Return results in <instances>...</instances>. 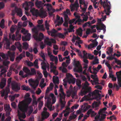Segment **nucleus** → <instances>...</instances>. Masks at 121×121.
Instances as JSON below:
<instances>
[{
	"instance_id": "f257e3e1",
	"label": "nucleus",
	"mask_w": 121,
	"mask_h": 121,
	"mask_svg": "<svg viewBox=\"0 0 121 121\" xmlns=\"http://www.w3.org/2000/svg\"><path fill=\"white\" fill-rule=\"evenodd\" d=\"M22 102H20L18 105L19 110H18V116L20 121H25L21 118H25L26 117L25 112L27 111V106H24Z\"/></svg>"
},
{
	"instance_id": "f03ea898",
	"label": "nucleus",
	"mask_w": 121,
	"mask_h": 121,
	"mask_svg": "<svg viewBox=\"0 0 121 121\" xmlns=\"http://www.w3.org/2000/svg\"><path fill=\"white\" fill-rule=\"evenodd\" d=\"M101 91L98 90H95L92 92V95L95 96L94 99H96L97 101H95L92 103V106L93 108L98 107L100 104V100L101 99V95L99 93Z\"/></svg>"
},
{
	"instance_id": "7ed1b4c3",
	"label": "nucleus",
	"mask_w": 121,
	"mask_h": 121,
	"mask_svg": "<svg viewBox=\"0 0 121 121\" xmlns=\"http://www.w3.org/2000/svg\"><path fill=\"white\" fill-rule=\"evenodd\" d=\"M100 4L104 9V12L102 13L103 14L104 13L107 15H109V13L111 12L110 10L111 9V4L109 1L108 0H100Z\"/></svg>"
},
{
	"instance_id": "20e7f679",
	"label": "nucleus",
	"mask_w": 121,
	"mask_h": 121,
	"mask_svg": "<svg viewBox=\"0 0 121 121\" xmlns=\"http://www.w3.org/2000/svg\"><path fill=\"white\" fill-rule=\"evenodd\" d=\"M35 4L36 6L38 9H40V12L39 13V15L40 17H45L46 16V12L43 10V7L45 6V5H44L43 3L41 1H36L35 2Z\"/></svg>"
},
{
	"instance_id": "39448f33",
	"label": "nucleus",
	"mask_w": 121,
	"mask_h": 121,
	"mask_svg": "<svg viewBox=\"0 0 121 121\" xmlns=\"http://www.w3.org/2000/svg\"><path fill=\"white\" fill-rule=\"evenodd\" d=\"M89 85V84L87 81H85L84 85L83 86L79 94L80 95L82 96L91 91V88L90 87H88Z\"/></svg>"
},
{
	"instance_id": "423d86ee",
	"label": "nucleus",
	"mask_w": 121,
	"mask_h": 121,
	"mask_svg": "<svg viewBox=\"0 0 121 121\" xmlns=\"http://www.w3.org/2000/svg\"><path fill=\"white\" fill-rule=\"evenodd\" d=\"M32 31L33 32V36L34 39L36 40L41 41L44 38L43 34L41 33H40L38 35V31L35 28L32 29Z\"/></svg>"
},
{
	"instance_id": "0eeeda50",
	"label": "nucleus",
	"mask_w": 121,
	"mask_h": 121,
	"mask_svg": "<svg viewBox=\"0 0 121 121\" xmlns=\"http://www.w3.org/2000/svg\"><path fill=\"white\" fill-rule=\"evenodd\" d=\"M59 95L60 97L59 101L61 104V109H62L65 107L66 103L65 101L66 95L64 93H63V94L60 93Z\"/></svg>"
},
{
	"instance_id": "6e6552de",
	"label": "nucleus",
	"mask_w": 121,
	"mask_h": 121,
	"mask_svg": "<svg viewBox=\"0 0 121 121\" xmlns=\"http://www.w3.org/2000/svg\"><path fill=\"white\" fill-rule=\"evenodd\" d=\"M73 65L75 67L74 69L75 72H81L82 71V69L81 66H79L80 62L79 61H76L75 59L73 61Z\"/></svg>"
},
{
	"instance_id": "1a4fd4ad",
	"label": "nucleus",
	"mask_w": 121,
	"mask_h": 121,
	"mask_svg": "<svg viewBox=\"0 0 121 121\" xmlns=\"http://www.w3.org/2000/svg\"><path fill=\"white\" fill-rule=\"evenodd\" d=\"M29 82H31L32 83L30 84L31 86L34 89H35L39 84V80L38 78L36 79L35 81H34L32 79L29 80Z\"/></svg>"
},
{
	"instance_id": "9d476101",
	"label": "nucleus",
	"mask_w": 121,
	"mask_h": 121,
	"mask_svg": "<svg viewBox=\"0 0 121 121\" xmlns=\"http://www.w3.org/2000/svg\"><path fill=\"white\" fill-rule=\"evenodd\" d=\"M43 111L41 113L42 119L44 120L45 119L48 118L49 115V112H47V109L46 107H44L43 109Z\"/></svg>"
},
{
	"instance_id": "9b49d317",
	"label": "nucleus",
	"mask_w": 121,
	"mask_h": 121,
	"mask_svg": "<svg viewBox=\"0 0 121 121\" xmlns=\"http://www.w3.org/2000/svg\"><path fill=\"white\" fill-rule=\"evenodd\" d=\"M79 7V4L78 2V0H76L75 1L73 4L71 6V11H73L75 10L77 11Z\"/></svg>"
},
{
	"instance_id": "f8f14e48",
	"label": "nucleus",
	"mask_w": 121,
	"mask_h": 121,
	"mask_svg": "<svg viewBox=\"0 0 121 121\" xmlns=\"http://www.w3.org/2000/svg\"><path fill=\"white\" fill-rule=\"evenodd\" d=\"M3 40L5 42L6 49H10V43L9 40L7 38V37L6 36L4 37Z\"/></svg>"
},
{
	"instance_id": "ddd939ff",
	"label": "nucleus",
	"mask_w": 121,
	"mask_h": 121,
	"mask_svg": "<svg viewBox=\"0 0 121 121\" xmlns=\"http://www.w3.org/2000/svg\"><path fill=\"white\" fill-rule=\"evenodd\" d=\"M12 89L14 91H17L20 89V86L17 83L12 84Z\"/></svg>"
},
{
	"instance_id": "4468645a",
	"label": "nucleus",
	"mask_w": 121,
	"mask_h": 121,
	"mask_svg": "<svg viewBox=\"0 0 121 121\" xmlns=\"http://www.w3.org/2000/svg\"><path fill=\"white\" fill-rule=\"evenodd\" d=\"M8 56L10 58V60L12 61L14 60L15 57V53L14 52H12L9 51L8 52Z\"/></svg>"
},
{
	"instance_id": "2eb2a0df",
	"label": "nucleus",
	"mask_w": 121,
	"mask_h": 121,
	"mask_svg": "<svg viewBox=\"0 0 121 121\" xmlns=\"http://www.w3.org/2000/svg\"><path fill=\"white\" fill-rule=\"evenodd\" d=\"M63 14L64 19L65 20L68 19L69 17L67 14L69 15H70L71 14L70 10L67 9L66 11L64 12Z\"/></svg>"
},
{
	"instance_id": "dca6fc26",
	"label": "nucleus",
	"mask_w": 121,
	"mask_h": 121,
	"mask_svg": "<svg viewBox=\"0 0 121 121\" xmlns=\"http://www.w3.org/2000/svg\"><path fill=\"white\" fill-rule=\"evenodd\" d=\"M25 100L27 104H25L24 103L23 101H22L19 102V103L18 105L21 102H22L23 103V104L24 105V106H27V110L28 109V105L30 104V103L32 101V99L31 98H26V99H25Z\"/></svg>"
},
{
	"instance_id": "f3484780",
	"label": "nucleus",
	"mask_w": 121,
	"mask_h": 121,
	"mask_svg": "<svg viewBox=\"0 0 121 121\" xmlns=\"http://www.w3.org/2000/svg\"><path fill=\"white\" fill-rule=\"evenodd\" d=\"M25 52L23 51L19 56L17 57L16 58V60L17 62H19L20 60L22 59L23 57H25Z\"/></svg>"
},
{
	"instance_id": "a211bd4d",
	"label": "nucleus",
	"mask_w": 121,
	"mask_h": 121,
	"mask_svg": "<svg viewBox=\"0 0 121 121\" xmlns=\"http://www.w3.org/2000/svg\"><path fill=\"white\" fill-rule=\"evenodd\" d=\"M96 28L98 30H103L104 33H105V32L106 31V27L104 24H102V26L101 27H100L99 25H97Z\"/></svg>"
},
{
	"instance_id": "6ab92c4d",
	"label": "nucleus",
	"mask_w": 121,
	"mask_h": 121,
	"mask_svg": "<svg viewBox=\"0 0 121 121\" xmlns=\"http://www.w3.org/2000/svg\"><path fill=\"white\" fill-rule=\"evenodd\" d=\"M30 12L33 16L37 17L39 14V12L37 10H36L35 8H33L30 10Z\"/></svg>"
},
{
	"instance_id": "aec40b11",
	"label": "nucleus",
	"mask_w": 121,
	"mask_h": 121,
	"mask_svg": "<svg viewBox=\"0 0 121 121\" xmlns=\"http://www.w3.org/2000/svg\"><path fill=\"white\" fill-rule=\"evenodd\" d=\"M41 65H42V69L43 70V71L46 70V68H49V64L48 63L47 64L45 62L43 61L41 63Z\"/></svg>"
},
{
	"instance_id": "412c9836",
	"label": "nucleus",
	"mask_w": 121,
	"mask_h": 121,
	"mask_svg": "<svg viewBox=\"0 0 121 121\" xmlns=\"http://www.w3.org/2000/svg\"><path fill=\"white\" fill-rule=\"evenodd\" d=\"M50 59L51 60L52 62L55 61V63L56 65L57 63L58 60V57L57 56H55L52 55H51L50 56Z\"/></svg>"
},
{
	"instance_id": "4be33fe9",
	"label": "nucleus",
	"mask_w": 121,
	"mask_h": 121,
	"mask_svg": "<svg viewBox=\"0 0 121 121\" xmlns=\"http://www.w3.org/2000/svg\"><path fill=\"white\" fill-rule=\"evenodd\" d=\"M87 114L88 115H89L91 114V116L92 117H94L96 114V113L94 111H93L91 109H90L87 112Z\"/></svg>"
},
{
	"instance_id": "5701e85b",
	"label": "nucleus",
	"mask_w": 121,
	"mask_h": 121,
	"mask_svg": "<svg viewBox=\"0 0 121 121\" xmlns=\"http://www.w3.org/2000/svg\"><path fill=\"white\" fill-rule=\"evenodd\" d=\"M20 29H18L16 32V40H18L21 39V35L19 34Z\"/></svg>"
},
{
	"instance_id": "b1692460",
	"label": "nucleus",
	"mask_w": 121,
	"mask_h": 121,
	"mask_svg": "<svg viewBox=\"0 0 121 121\" xmlns=\"http://www.w3.org/2000/svg\"><path fill=\"white\" fill-rule=\"evenodd\" d=\"M30 34L28 33L25 37L22 36V40L23 41H29L30 39Z\"/></svg>"
},
{
	"instance_id": "393cba45",
	"label": "nucleus",
	"mask_w": 121,
	"mask_h": 121,
	"mask_svg": "<svg viewBox=\"0 0 121 121\" xmlns=\"http://www.w3.org/2000/svg\"><path fill=\"white\" fill-rule=\"evenodd\" d=\"M6 80L5 78H3L1 81L0 84V87L1 88H3L5 86Z\"/></svg>"
},
{
	"instance_id": "a878e982",
	"label": "nucleus",
	"mask_w": 121,
	"mask_h": 121,
	"mask_svg": "<svg viewBox=\"0 0 121 121\" xmlns=\"http://www.w3.org/2000/svg\"><path fill=\"white\" fill-rule=\"evenodd\" d=\"M45 25L46 29L48 30L47 32L48 34L49 35H51V31L48 30L49 29V27L50 26V25L48 23V21L47 20L45 21Z\"/></svg>"
},
{
	"instance_id": "bb28decb",
	"label": "nucleus",
	"mask_w": 121,
	"mask_h": 121,
	"mask_svg": "<svg viewBox=\"0 0 121 121\" xmlns=\"http://www.w3.org/2000/svg\"><path fill=\"white\" fill-rule=\"evenodd\" d=\"M52 103L51 102L49 101H47V107L49 109V110L50 111H51L53 110L54 108L53 109L52 108Z\"/></svg>"
},
{
	"instance_id": "cd10ccee",
	"label": "nucleus",
	"mask_w": 121,
	"mask_h": 121,
	"mask_svg": "<svg viewBox=\"0 0 121 121\" xmlns=\"http://www.w3.org/2000/svg\"><path fill=\"white\" fill-rule=\"evenodd\" d=\"M15 44L16 47L18 49L19 51L21 52L22 51V49L21 45L20 43L18 42H17L15 43Z\"/></svg>"
},
{
	"instance_id": "c85d7f7f",
	"label": "nucleus",
	"mask_w": 121,
	"mask_h": 121,
	"mask_svg": "<svg viewBox=\"0 0 121 121\" xmlns=\"http://www.w3.org/2000/svg\"><path fill=\"white\" fill-rule=\"evenodd\" d=\"M6 70L5 69H2L0 71L1 73L0 74V77H2V75H4V77H5L6 76Z\"/></svg>"
},
{
	"instance_id": "c756f323",
	"label": "nucleus",
	"mask_w": 121,
	"mask_h": 121,
	"mask_svg": "<svg viewBox=\"0 0 121 121\" xmlns=\"http://www.w3.org/2000/svg\"><path fill=\"white\" fill-rule=\"evenodd\" d=\"M28 108L29 109V110L28 111L27 113V116L28 117L30 116L33 111V108L31 106H30L28 107Z\"/></svg>"
},
{
	"instance_id": "7c9ffc66",
	"label": "nucleus",
	"mask_w": 121,
	"mask_h": 121,
	"mask_svg": "<svg viewBox=\"0 0 121 121\" xmlns=\"http://www.w3.org/2000/svg\"><path fill=\"white\" fill-rule=\"evenodd\" d=\"M49 96L51 97L52 99V104H54L56 101V98L54 94L52 93H51L49 95Z\"/></svg>"
},
{
	"instance_id": "2f4dec72",
	"label": "nucleus",
	"mask_w": 121,
	"mask_h": 121,
	"mask_svg": "<svg viewBox=\"0 0 121 121\" xmlns=\"http://www.w3.org/2000/svg\"><path fill=\"white\" fill-rule=\"evenodd\" d=\"M100 114L101 115L99 120V121H103L106 118V115L102 113H101Z\"/></svg>"
},
{
	"instance_id": "473e14b6",
	"label": "nucleus",
	"mask_w": 121,
	"mask_h": 121,
	"mask_svg": "<svg viewBox=\"0 0 121 121\" xmlns=\"http://www.w3.org/2000/svg\"><path fill=\"white\" fill-rule=\"evenodd\" d=\"M117 83L119 86L121 87V76L117 75Z\"/></svg>"
},
{
	"instance_id": "72a5a7b5",
	"label": "nucleus",
	"mask_w": 121,
	"mask_h": 121,
	"mask_svg": "<svg viewBox=\"0 0 121 121\" xmlns=\"http://www.w3.org/2000/svg\"><path fill=\"white\" fill-rule=\"evenodd\" d=\"M23 71L26 73L30 75V70L26 67H24L23 69Z\"/></svg>"
},
{
	"instance_id": "f704fd0d",
	"label": "nucleus",
	"mask_w": 121,
	"mask_h": 121,
	"mask_svg": "<svg viewBox=\"0 0 121 121\" xmlns=\"http://www.w3.org/2000/svg\"><path fill=\"white\" fill-rule=\"evenodd\" d=\"M16 12L17 15L20 17H21L22 16V12L21 9H17Z\"/></svg>"
},
{
	"instance_id": "c9c22d12",
	"label": "nucleus",
	"mask_w": 121,
	"mask_h": 121,
	"mask_svg": "<svg viewBox=\"0 0 121 121\" xmlns=\"http://www.w3.org/2000/svg\"><path fill=\"white\" fill-rule=\"evenodd\" d=\"M98 37L96 39H95L94 40H92V41L93 43L92 44L93 45V46L92 47H96L97 45L98 44V42L96 41V39L98 38Z\"/></svg>"
},
{
	"instance_id": "e433bc0d",
	"label": "nucleus",
	"mask_w": 121,
	"mask_h": 121,
	"mask_svg": "<svg viewBox=\"0 0 121 121\" xmlns=\"http://www.w3.org/2000/svg\"><path fill=\"white\" fill-rule=\"evenodd\" d=\"M0 56H1L3 59H6L8 58V54H5L2 53H0Z\"/></svg>"
},
{
	"instance_id": "4c0bfd02",
	"label": "nucleus",
	"mask_w": 121,
	"mask_h": 121,
	"mask_svg": "<svg viewBox=\"0 0 121 121\" xmlns=\"http://www.w3.org/2000/svg\"><path fill=\"white\" fill-rule=\"evenodd\" d=\"M82 30L81 28H80L78 30H77L76 32L80 36H81L82 35Z\"/></svg>"
},
{
	"instance_id": "58836bf2",
	"label": "nucleus",
	"mask_w": 121,
	"mask_h": 121,
	"mask_svg": "<svg viewBox=\"0 0 121 121\" xmlns=\"http://www.w3.org/2000/svg\"><path fill=\"white\" fill-rule=\"evenodd\" d=\"M37 27L41 31H45V29L44 28L43 25H38L37 26Z\"/></svg>"
},
{
	"instance_id": "ea45409f",
	"label": "nucleus",
	"mask_w": 121,
	"mask_h": 121,
	"mask_svg": "<svg viewBox=\"0 0 121 121\" xmlns=\"http://www.w3.org/2000/svg\"><path fill=\"white\" fill-rule=\"evenodd\" d=\"M4 108L6 111L11 112V109L9 105H6L4 107Z\"/></svg>"
},
{
	"instance_id": "a19ab883",
	"label": "nucleus",
	"mask_w": 121,
	"mask_h": 121,
	"mask_svg": "<svg viewBox=\"0 0 121 121\" xmlns=\"http://www.w3.org/2000/svg\"><path fill=\"white\" fill-rule=\"evenodd\" d=\"M31 72L30 71V75H34L36 74V70L35 69L33 68H31Z\"/></svg>"
},
{
	"instance_id": "79ce46f5",
	"label": "nucleus",
	"mask_w": 121,
	"mask_h": 121,
	"mask_svg": "<svg viewBox=\"0 0 121 121\" xmlns=\"http://www.w3.org/2000/svg\"><path fill=\"white\" fill-rule=\"evenodd\" d=\"M23 48L26 49H27L28 48L29 45L26 42H25L23 43Z\"/></svg>"
},
{
	"instance_id": "37998d69",
	"label": "nucleus",
	"mask_w": 121,
	"mask_h": 121,
	"mask_svg": "<svg viewBox=\"0 0 121 121\" xmlns=\"http://www.w3.org/2000/svg\"><path fill=\"white\" fill-rule=\"evenodd\" d=\"M68 81L69 84L72 83L73 84H74L75 82V79L74 78L73 79H69Z\"/></svg>"
},
{
	"instance_id": "c03bdc74",
	"label": "nucleus",
	"mask_w": 121,
	"mask_h": 121,
	"mask_svg": "<svg viewBox=\"0 0 121 121\" xmlns=\"http://www.w3.org/2000/svg\"><path fill=\"white\" fill-rule=\"evenodd\" d=\"M22 88L23 90H25L27 91L29 90L30 89L29 87L25 85H23L22 87Z\"/></svg>"
},
{
	"instance_id": "a18cd8bd",
	"label": "nucleus",
	"mask_w": 121,
	"mask_h": 121,
	"mask_svg": "<svg viewBox=\"0 0 121 121\" xmlns=\"http://www.w3.org/2000/svg\"><path fill=\"white\" fill-rule=\"evenodd\" d=\"M53 82L55 84H58L59 83V82L58 77L56 76L55 79H53Z\"/></svg>"
},
{
	"instance_id": "49530a36",
	"label": "nucleus",
	"mask_w": 121,
	"mask_h": 121,
	"mask_svg": "<svg viewBox=\"0 0 121 121\" xmlns=\"http://www.w3.org/2000/svg\"><path fill=\"white\" fill-rule=\"evenodd\" d=\"M50 71L51 72H53L54 74L56 75H57L58 74V71L55 69H51Z\"/></svg>"
},
{
	"instance_id": "de8ad7c7",
	"label": "nucleus",
	"mask_w": 121,
	"mask_h": 121,
	"mask_svg": "<svg viewBox=\"0 0 121 121\" xmlns=\"http://www.w3.org/2000/svg\"><path fill=\"white\" fill-rule=\"evenodd\" d=\"M81 83V82L80 80H77L76 81V84L78 86L79 89H80L82 86Z\"/></svg>"
},
{
	"instance_id": "09e8293b",
	"label": "nucleus",
	"mask_w": 121,
	"mask_h": 121,
	"mask_svg": "<svg viewBox=\"0 0 121 121\" xmlns=\"http://www.w3.org/2000/svg\"><path fill=\"white\" fill-rule=\"evenodd\" d=\"M38 60L37 59H36L35 60L34 62V64L35 66L37 69L38 68H39V67L38 65Z\"/></svg>"
},
{
	"instance_id": "8fccbe9b",
	"label": "nucleus",
	"mask_w": 121,
	"mask_h": 121,
	"mask_svg": "<svg viewBox=\"0 0 121 121\" xmlns=\"http://www.w3.org/2000/svg\"><path fill=\"white\" fill-rule=\"evenodd\" d=\"M10 61H7V60H4L3 61V65L5 66H7L9 64Z\"/></svg>"
},
{
	"instance_id": "3c124183",
	"label": "nucleus",
	"mask_w": 121,
	"mask_h": 121,
	"mask_svg": "<svg viewBox=\"0 0 121 121\" xmlns=\"http://www.w3.org/2000/svg\"><path fill=\"white\" fill-rule=\"evenodd\" d=\"M74 27L72 25H70L69 26V32H74V30H73Z\"/></svg>"
},
{
	"instance_id": "603ef678",
	"label": "nucleus",
	"mask_w": 121,
	"mask_h": 121,
	"mask_svg": "<svg viewBox=\"0 0 121 121\" xmlns=\"http://www.w3.org/2000/svg\"><path fill=\"white\" fill-rule=\"evenodd\" d=\"M107 108L106 107H104L102 109H101L98 112L99 114H100L101 113H104V112L106 110Z\"/></svg>"
},
{
	"instance_id": "864d4df0",
	"label": "nucleus",
	"mask_w": 121,
	"mask_h": 121,
	"mask_svg": "<svg viewBox=\"0 0 121 121\" xmlns=\"http://www.w3.org/2000/svg\"><path fill=\"white\" fill-rule=\"evenodd\" d=\"M91 24V23L90 22H87L83 24L82 26L84 28L86 27L87 26H90Z\"/></svg>"
},
{
	"instance_id": "5fc2aeb1",
	"label": "nucleus",
	"mask_w": 121,
	"mask_h": 121,
	"mask_svg": "<svg viewBox=\"0 0 121 121\" xmlns=\"http://www.w3.org/2000/svg\"><path fill=\"white\" fill-rule=\"evenodd\" d=\"M44 42L48 45L51 46L52 45V42L50 41L45 40Z\"/></svg>"
},
{
	"instance_id": "6e6d98bb",
	"label": "nucleus",
	"mask_w": 121,
	"mask_h": 121,
	"mask_svg": "<svg viewBox=\"0 0 121 121\" xmlns=\"http://www.w3.org/2000/svg\"><path fill=\"white\" fill-rule=\"evenodd\" d=\"M69 18H68V19H67L66 20H65V22L63 24V25L65 26V27H68V21L69 20Z\"/></svg>"
},
{
	"instance_id": "4d7b16f0",
	"label": "nucleus",
	"mask_w": 121,
	"mask_h": 121,
	"mask_svg": "<svg viewBox=\"0 0 121 121\" xmlns=\"http://www.w3.org/2000/svg\"><path fill=\"white\" fill-rule=\"evenodd\" d=\"M99 60L98 59H94V60L92 62L93 65H95L96 64H98L99 63V62L98 61Z\"/></svg>"
},
{
	"instance_id": "13d9d810",
	"label": "nucleus",
	"mask_w": 121,
	"mask_h": 121,
	"mask_svg": "<svg viewBox=\"0 0 121 121\" xmlns=\"http://www.w3.org/2000/svg\"><path fill=\"white\" fill-rule=\"evenodd\" d=\"M9 36L10 39L11 38L13 40H14L15 39V35L14 34H13V35L11 34H9Z\"/></svg>"
},
{
	"instance_id": "bf43d9fd",
	"label": "nucleus",
	"mask_w": 121,
	"mask_h": 121,
	"mask_svg": "<svg viewBox=\"0 0 121 121\" xmlns=\"http://www.w3.org/2000/svg\"><path fill=\"white\" fill-rule=\"evenodd\" d=\"M66 77L68 79H71L70 78H72L73 77L72 75L70 73H66Z\"/></svg>"
},
{
	"instance_id": "052dcab7",
	"label": "nucleus",
	"mask_w": 121,
	"mask_h": 121,
	"mask_svg": "<svg viewBox=\"0 0 121 121\" xmlns=\"http://www.w3.org/2000/svg\"><path fill=\"white\" fill-rule=\"evenodd\" d=\"M74 50L76 52H78L79 53V55L81 57L82 56V55L81 54V52H80L79 50H78L77 48H75L74 49Z\"/></svg>"
},
{
	"instance_id": "680f3d73",
	"label": "nucleus",
	"mask_w": 121,
	"mask_h": 121,
	"mask_svg": "<svg viewBox=\"0 0 121 121\" xmlns=\"http://www.w3.org/2000/svg\"><path fill=\"white\" fill-rule=\"evenodd\" d=\"M94 80L93 82L95 83L96 84H99V83L98 82V79L97 78L95 77L94 79Z\"/></svg>"
},
{
	"instance_id": "e2e57ef3",
	"label": "nucleus",
	"mask_w": 121,
	"mask_h": 121,
	"mask_svg": "<svg viewBox=\"0 0 121 121\" xmlns=\"http://www.w3.org/2000/svg\"><path fill=\"white\" fill-rule=\"evenodd\" d=\"M74 15L75 16L76 19H79L80 17V16L78 15V13H76V12L74 14Z\"/></svg>"
},
{
	"instance_id": "0e129e2a",
	"label": "nucleus",
	"mask_w": 121,
	"mask_h": 121,
	"mask_svg": "<svg viewBox=\"0 0 121 121\" xmlns=\"http://www.w3.org/2000/svg\"><path fill=\"white\" fill-rule=\"evenodd\" d=\"M40 56L44 60H45V56L44 53L42 52H41Z\"/></svg>"
},
{
	"instance_id": "69168bd1",
	"label": "nucleus",
	"mask_w": 121,
	"mask_h": 121,
	"mask_svg": "<svg viewBox=\"0 0 121 121\" xmlns=\"http://www.w3.org/2000/svg\"><path fill=\"white\" fill-rule=\"evenodd\" d=\"M88 57H89L90 59L92 60L94 59V56L93 55H92L91 54H88Z\"/></svg>"
},
{
	"instance_id": "338daca9",
	"label": "nucleus",
	"mask_w": 121,
	"mask_h": 121,
	"mask_svg": "<svg viewBox=\"0 0 121 121\" xmlns=\"http://www.w3.org/2000/svg\"><path fill=\"white\" fill-rule=\"evenodd\" d=\"M27 63L28 65L30 67L32 66L33 65V63L30 61L27 62Z\"/></svg>"
},
{
	"instance_id": "774afa93",
	"label": "nucleus",
	"mask_w": 121,
	"mask_h": 121,
	"mask_svg": "<svg viewBox=\"0 0 121 121\" xmlns=\"http://www.w3.org/2000/svg\"><path fill=\"white\" fill-rule=\"evenodd\" d=\"M115 62L117 63V65H121V61L120 60H117L116 58L115 59Z\"/></svg>"
}]
</instances>
